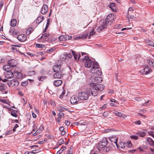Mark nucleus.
I'll return each mask as SVG.
<instances>
[{
  "mask_svg": "<svg viewBox=\"0 0 154 154\" xmlns=\"http://www.w3.org/2000/svg\"><path fill=\"white\" fill-rule=\"evenodd\" d=\"M91 90L90 89L87 90L85 92L82 91L79 93L78 96L79 99L82 100H87L89 97L91 95L93 96H97L96 91L95 90Z\"/></svg>",
  "mask_w": 154,
  "mask_h": 154,
  "instance_id": "1",
  "label": "nucleus"
},
{
  "mask_svg": "<svg viewBox=\"0 0 154 154\" xmlns=\"http://www.w3.org/2000/svg\"><path fill=\"white\" fill-rule=\"evenodd\" d=\"M99 148H104V151L106 152H109L112 149L109 146V143H108V140L106 138H103L98 143L97 148L99 150Z\"/></svg>",
  "mask_w": 154,
  "mask_h": 154,
  "instance_id": "2",
  "label": "nucleus"
},
{
  "mask_svg": "<svg viewBox=\"0 0 154 154\" xmlns=\"http://www.w3.org/2000/svg\"><path fill=\"white\" fill-rule=\"evenodd\" d=\"M90 85L91 87V88H90L91 90L93 89L96 91L97 95L98 94V91H102L104 87L103 85L101 84H99L91 83H90Z\"/></svg>",
  "mask_w": 154,
  "mask_h": 154,
  "instance_id": "3",
  "label": "nucleus"
},
{
  "mask_svg": "<svg viewBox=\"0 0 154 154\" xmlns=\"http://www.w3.org/2000/svg\"><path fill=\"white\" fill-rule=\"evenodd\" d=\"M19 84L18 81L15 79H13L8 82V85L10 86H17Z\"/></svg>",
  "mask_w": 154,
  "mask_h": 154,
  "instance_id": "4",
  "label": "nucleus"
},
{
  "mask_svg": "<svg viewBox=\"0 0 154 154\" xmlns=\"http://www.w3.org/2000/svg\"><path fill=\"white\" fill-rule=\"evenodd\" d=\"M152 70L148 65H146L144 68L141 71L143 74L147 75L152 72Z\"/></svg>",
  "mask_w": 154,
  "mask_h": 154,
  "instance_id": "5",
  "label": "nucleus"
},
{
  "mask_svg": "<svg viewBox=\"0 0 154 154\" xmlns=\"http://www.w3.org/2000/svg\"><path fill=\"white\" fill-rule=\"evenodd\" d=\"M109 139L111 142L110 144L113 145V146L114 144H115L117 147H118L117 144L118 139L116 137L113 136L109 138Z\"/></svg>",
  "mask_w": 154,
  "mask_h": 154,
  "instance_id": "6",
  "label": "nucleus"
},
{
  "mask_svg": "<svg viewBox=\"0 0 154 154\" xmlns=\"http://www.w3.org/2000/svg\"><path fill=\"white\" fill-rule=\"evenodd\" d=\"M72 55L73 56L74 59L76 61H78L81 57V55L80 52H76L73 51H72Z\"/></svg>",
  "mask_w": 154,
  "mask_h": 154,
  "instance_id": "7",
  "label": "nucleus"
},
{
  "mask_svg": "<svg viewBox=\"0 0 154 154\" xmlns=\"http://www.w3.org/2000/svg\"><path fill=\"white\" fill-rule=\"evenodd\" d=\"M79 99L78 96V97L76 95L73 96L70 98V103L72 104H77Z\"/></svg>",
  "mask_w": 154,
  "mask_h": 154,
  "instance_id": "8",
  "label": "nucleus"
},
{
  "mask_svg": "<svg viewBox=\"0 0 154 154\" xmlns=\"http://www.w3.org/2000/svg\"><path fill=\"white\" fill-rule=\"evenodd\" d=\"M112 14H109L108 15L106 18L105 20V22L103 23H105V24H107L108 23L109 24V22H111L112 23V22H113L114 19H113V18H112Z\"/></svg>",
  "mask_w": 154,
  "mask_h": 154,
  "instance_id": "9",
  "label": "nucleus"
},
{
  "mask_svg": "<svg viewBox=\"0 0 154 154\" xmlns=\"http://www.w3.org/2000/svg\"><path fill=\"white\" fill-rule=\"evenodd\" d=\"M17 38L20 42H23L26 40L27 37L25 34H21L18 35L17 36Z\"/></svg>",
  "mask_w": 154,
  "mask_h": 154,
  "instance_id": "10",
  "label": "nucleus"
},
{
  "mask_svg": "<svg viewBox=\"0 0 154 154\" xmlns=\"http://www.w3.org/2000/svg\"><path fill=\"white\" fill-rule=\"evenodd\" d=\"M48 11V7L46 5L44 4L43 5L40 11L41 13L43 15L46 14Z\"/></svg>",
  "mask_w": 154,
  "mask_h": 154,
  "instance_id": "11",
  "label": "nucleus"
},
{
  "mask_svg": "<svg viewBox=\"0 0 154 154\" xmlns=\"http://www.w3.org/2000/svg\"><path fill=\"white\" fill-rule=\"evenodd\" d=\"M93 63V61H92L89 58L86 61H85V67L90 68L91 67V66Z\"/></svg>",
  "mask_w": 154,
  "mask_h": 154,
  "instance_id": "12",
  "label": "nucleus"
},
{
  "mask_svg": "<svg viewBox=\"0 0 154 154\" xmlns=\"http://www.w3.org/2000/svg\"><path fill=\"white\" fill-rule=\"evenodd\" d=\"M92 65V66L90 69V72H93L94 70L98 69L99 67L98 63L97 62H94L93 61Z\"/></svg>",
  "mask_w": 154,
  "mask_h": 154,
  "instance_id": "13",
  "label": "nucleus"
},
{
  "mask_svg": "<svg viewBox=\"0 0 154 154\" xmlns=\"http://www.w3.org/2000/svg\"><path fill=\"white\" fill-rule=\"evenodd\" d=\"M53 75L54 78L61 79L63 77V75L61 74V71H59L58 72H56Z\"/></svg>",
  "mask_w": 154,
  "mask_h": 154,
  "instance_id": "14",
  "label": "nucleus"
},
{
  "mask_svg": "<svg viewBox=\"0 0 154 154\" xmlns=\"http://www.w3.org/2000/svg\"><path fill=\"white\" fill-rule=\"evenodd\" d=\"M14 76L13 73L11 71L7 72L5 73V77L7 79L12 78Z\"/></svg>",
  "mask_w": 154,
  "mask_h": 154,
  "instance_id": "15",
  "label": "nucleus"
},
{
  "mask_svg": "<svg viewBox=\"0 0 154 154\" xmlns=\"http://www.w3.org/2000/svg\"><path fill=\"white\" fill-rule=\"evenodd\" d=\"M106 24L103 23L102 25L97 28V31L98 32H100L104 29L106 28Z\"/></svg>",
  "mask_w": 154,
  "mask_h": 154,
  "instance_id": "16",
  "label": "nucleus"
},
{
  "mask_svg": "<svg viewBox=\"0 0 154 154\" xmlns=\"http://www.w3.org/2000/svg\"><path fill=\"white\" fill-rule=\"evenodd\" d=\"M8 63L11 67H16V62L14 60H9L8 62Z\"/></svg>",
  "mask_w": 154,
  "mask_h": 154,
  "instance_id": "17",
  "label": "nucleus"
},
{
  "mask_svg": "<svg viewBox=\"0 0 154 154\" xmlns=\"http://www.w3.org/2000/svg\"><path fill=\"white\" fill-rule=\"evenodd\" d=\"M82 56V58L80 59L81 61H85L87 60H88L89 59V57L88 55H85V54H87L85 53L81 52Z\"/></svg>",
  "mask_w": 154,
  "mask_h": 154,
  "instance_id": "18",
  "label": "nucleus"
},
{
  "mask_svg": "<svg viewBox=\"0 0 154 154\" xmlns=\"http://www.w3.org/2000/svg\"><path fill=\"white\" fill-rule=\"evenodd\" d=\"M60 65H56L53 66V70L54 72H58L60 71Z\"/></svg>",
  "mask_w": 154,
  "mask_h": 154,
  "instance_id": "19",
  "label": "nucleus"
},
{
  "mask_svg": "<svg viewBox=\"0 0 154 154\" xmlns=\"http://www.w3.org/2000/svg\"><path fill=\"white\" fill-rule=\"evenodd\" d=\"M93 74H94L98 76L101 75L102 74V72L100 69H98L94 70L93 72H91Z\"/></svg>",
  "mask_w": 154,
  "mask_h": 154,
  "instance_id": "20",
  "label": "nucleus"
},
{
  "mask_svg": "<svg viewBox=\"0 0 154 154\" xmlns=\"http://www.w3.org/2000/svg\"><path fill=\"white\" fill-rule=\"evenodd\" d=\"M93 79V81L97 83H100L102 80V78L99 76L94 77Z\"/></svg>",
  "mask_w": 154,
  "mask_h": 154,
  "instance_id": "21",
  "label": "nucleus"
},
{
  "mask_svg": "<svg viewBox=\"0 0 154 154\" xmlns=\"http://www.w3.org/2000/svg\"><path fill=\"white\" fill-rule=\"evenodd\" d=\"M14 75L18 79H20L22 78L23 75L20 72H16L14 73Z\"/></svg>",
  "mask_w": 154,
  "mask_h": 154,
  "instance_id": "22",
  "label": "nucleus"
},
{
  "mask_svg": "<svg viewBox=\"0 0 154 154\" xmlns=\"http://www.w3.org/2000/svg\"><path fill=\"white\" fill-rule=\"evenodd\" d=\"M62 81L61 80H56L54 81V84L56 87H59L62 84Z\"/></svg>",
  "mask_w": 154,
  "mask_h": 154,
  "instance_id": "23",
  "label": "nucleus"
},
{
  "mask_svg": "<svg viewBox=\"0 0 154 154\" xmlns=\"http://www.w3.org/2000/svg\"><path fill=\"white\" fill-rule=\"evenodd\" d=\"M44 20V17L42 16H41L38 17L36 20V22L37 23L39 24L42 22Z\"/></svg>",
  "mask_w": 154,
  "mask_h": 154,
  "instance_id": "24",
  "label": "nucleus"
},
{
  "mask_svg": "<svg viewBox=\"0 0 154 154\" xmlns=\"http://www.w3.org/2000/svg\"><path fill=\"white\" fill-rule=\"evenodd\" d=\"M17 23L16 20L15 19H12L10 22V25L12 27H15Z\"/></svg>",
  "mask_w": 154,
  "mask_h": 154,
  "instance_id": "25",
  "label": "nucleus"
},
{
  "mask_svg": "<svg viewBox=\"0 0 154 154\" xmlns=\"http://www.w3.org/2000/svg\"><path fill=\"white\" fill-rule=\"evenodd\" d=\"M10 111L11 112V114L12 116L15 117H17V111L16 110L11 109L10 110Z\"/></svg>",
  "mask_w": 154,
  "mask_h": 154,
  "instance_id": "26",
  "label": "nucleus"
},
{
  "mask_svg": "<svg viewBox=\"0 0 154 154\" xmlns=\"http://www.w3.org/2000/svg\"><path fill=\"white\" fill-rule=\"evenodd\" d=\"M10 67L9 65H5L3 66V69L6 72L11 70Z\"/></svg>",
  "mask_w": 154,
  "mask_h": 154,
  "instance_id": "27",
  "label": "nucleus"
},
{
  "mask_svg": "<svg viewBox=\"0 0 154 154\" xmlns=\"http://www.w3.org/2000/svg\"><path fill=\"white\" fill-rule=\"evenodd\" d=\"M146 140L150 146L154 145V141L151 138L148 137L146 139Z\"/></svg>",
  "mask_w": 154,
  "mask_h": 154,
  "instance_id": "28",
  "label": "nucleus"
},
{
  "mask_svg": "<svg viewBox=\"0 0 154 154\" xmlns=\"http://www.w3.org/2000/svg\"><path fill=\"white\" fill-rule=\"evenodd\" d=\"M57 109L59 111H60V112H62V111H64L66 110H68V109L64 107H63L61 106H59L58 107Z\"/></svg>",
  "mask_w": 154,
  "mask_h": 154,
  "instance_id": "29",
  "label": "nucleus"
},
{
  "mask_svg": "<svg viewBox=\"0 0 154 154\" xmlns=\"http://www.w3.org/2000/svg\"><path fill=\"white\" fill-rule=\"evenodd\" d=\"M137 134L140 137H143L146 135V133L144 132H139L137 133Z\"/></svg>",
  "mask_w": 154,
  "mask_h": 154,
  "instance_id": "30",
  "label": "nucleus"
},
{
  "mask_svg": "<svg viewBox=\"0 0 154 154\" xmlns=\"http://www.w3.org/2000/svg\"><path fill=\"white\" fill-rule=\"evenodd\" d=\"M0 90L2 92L5 91V88L4 84L1 83H0Z\"/></svg>",
  "mask_w": 154,
  "mask_h": 154,
  "instance_id": "31",
  "label": "nucleus"
},
{
  "mask_svg": "<svg viewBox=\"0 0 154 154\" xmlns=\"http://www.w3.org/2000/svg\"><path fill=\"white\" fill-rule=\"evenodd\" d=\"M46 78L45 76H39L38 77V79L39 81H42L44 79H46Z\"/></svg>",
  "mask_w": 154,
  "mask_h": 154,
  "instance_id": "32",
  "label": "nucleus"
},
{
  "mask_svg": "<svg viewBox=\"0 0 154 154\" xmlns=\"http://www.w3.org/2000/svg\"><path fill=\"white\" fill-rule=\"evenodd\" d=\"M88 33L82 34V35H81L82 39H85L86 38L88 37Z\"/></svg>",
  "mask_w": 154,
  "mask_h": 154,
  "instance_id": "33",
  "label": "nucleus"
},
{
  "mask_svg": "<svg viewBox=\"0 0 154 154\" xmlns=\"http://www.w3.org/2000/svg\"><path fill=\"white\" fill-rule=\"evenodd\" d=\"M130 137L131 139L135 140H137L138 139V136L136 135H131Z\"/></svg>",
  "mask_w": 154,
  "mask_h": 154,
  "instance_id": "34",
  "label": "nucleus"
},
{
  "mask_svg": "<svg viewBox=\"0 0 154 154\" xmlns=\"http://www.w3.org/2000/svg\"><path fill=\"white\" fill-rule=\"evenodd\" d=\"M148 64L150 65V66L153 67L154 66V62L152 61L149 60H148L147 61Z\"/></svg>",
  "mask_w": 154,
  "mask_h": 154,
  "instance_id": "35",
  "label": "nucleus"
},
{
  "mask_svg": "<svg viewBox=\"0 0 154 154\" xmlns=\"http://www.w3.org/2000/svg\"><path fill=\"white\" fill-rule=\"evenodd\" d=\"M65 94V90L63 89L62 91L61 94L60 95V96L59 97L60 99H62L63 98V96Z\"/></svg>",
  "mask_w": 154,
  "mask_h": 154,
  "instance_id": "36",
  "label": "nucleus"
},
{
  "mask_svg": "<svg viewBox=\"0 0 154 154\" xmlns=\"http://www.w3.org/2000/svg\"><path fill=\"white\" fill-rule=\"evenodd\" d=\"M36 47L38 48H44L45 46L44 45L37 44H36Z\"/></svg>",
  "mask_w": 154,
  "mask_h": 154,
  "instance_id": "37",
  "label": "nucleus"
},
{
  "mask_svg": "<svg viewBox=\"0 0 154 154\" xmlns=\"http://www.w3.org/2000/svg\"><path fill=\"white\" fill-rule=\"evenodd\" d=\"M95 34V32H94V29H93L91 30V31L90 32L89 35L88 37V38L90 39V36L93 35Z\"/></svg>",
  "mask_w": 154,
  "mask_h": 154,
  "instance_id": "38",
  "label": "nucleus"
},
{
  "mask_svg": "<svg viewBox=\"0 0 154 154\" xmlns=\"http://www.w3.org/2000/svg\"><path fill=\"white\" fill-rule=\"evenodd\" d=\"M127 146L129 148L131 147L132 146V143H131V141H128L127 142Z\"/></svg>",
  "mask_w": 154,
  "mask_h": 154,
  "instance_id": "39",
  "label": "nucleus"
},
{
  "mask_svg": "<svg viewBox=\"0 0 154 154\" xmlns=\"http://www.w3.org/2000/svg\"><path fill=\"white\" fill-rule=\"evenodd\" d=\"M147 43H149V45L151 46H154V45L153 44V42L152 41H151L150 40H148L147 41Z\"/></svg>",
  "mask_w": 154,
  "mask_h": 154,
  "instance_id": "40",
  "label": "nucleus"
},
{
  "mask_svg": "<svg viewBox=\"0 0 154 154\" xmlns=\"http://www.w3.org/2000/svg\"><path fill=\"white\" fill-rule=\"evenodd\" d=\"M122 144H121V143H120V145H119V144L118 145V148H121L122 149H124V148H125V144L124 143H122Z\"/></svg>",
  "mask_w": 154,
  "mask_h": 154,
  "instance_id": "41",
  "label": "nucleus"
},
{
  "mask_svg": "<svg viewBox=\"0 0 154 154\" xmlns=\"http://www.w3.org/2000/svg\"><path fill=\"white\" fill-rule=\"evenodd\" d=\"M49 35V34L47 33H45L42 34V36H43V38L44 39H46L47 38L48 36Z\"/></svg>",
  "mask_w": 154,
  "mask_h": 154,
  "instance_id": "42",
  "label": "nucleus"
},
{
  "mask_svg": "<svg viewBox=\"0 0 154 154\" xmlns=\"http://www.w3.org/2000/svg\"><path fill=\"white\" fill-rule=\"evenodd\" d=\"M63 139H61L59 141H58L57 144L58 145H60L61 144H63Z\"/></svg>",
  "mask_w": 154,
  "mask_h": 154,
  "instance_id": "43",
  "label": "nucleus"
},
{
  "mask_svg": "<svg viewBox=\"0 0 154 154\" xmlns=\"http://www.w3.org/2000/svg\"><path fill=\"white\" fill-rule=\"evenodd\" d=\"M115 115L119 117H121L122 116V114L121 112H117L115 113Z\"/></svg>",
  "mask_w": 154,
  "mask_h": 154,
  "instance_id": "44",
  "label": "nucleus"
},
{
  "mask_svg": "<svg viewBox=\"0 0 154 154\" xmlns=\"http://www.w3.org/2000/svg\"><path fill=\"white\" fill-rule=\"evenodd\" d=\"M64 113H63L62 112H60L58 113V117L60 118V119L61 118V117L62 116H63L64 115Z\"/></svg>",
  "mask_w": 154,
  "mask_h": 154,
  "instance_id": "45",
  "label": "nucleus"
},
{
  "mask_svg": "<svg viewBox=\"0 0 154 154\" xmlns=\"http://www.w3.org/2000/svg\"><path fill=\"white\" fill-rule=\"evenodd\" d=\"M107 108L106 107V104H105L104 105H103V106H102V107L100 108V111L102 110L105 109H106Z\"/></svg>",
  "mask_w": 154,
  "mask_h": 154,
  "instance_id": "46",
  "label": "nucleus"
},
{
  "mask_svg": "<svg viewBox=\"0 0 154 154\" xmlns=\"http://www.w3.org/2000/svg\"><path fill=\"white\" fill-rule=\"evenodd\" d=\"M59 39L60 41L65 40V38L64 37L63 35H61L59 37Z\"/></svg>",
  "mask_w": 154,
  "mask_h": 154,
  "instance_id": "47",
  "label": "nucleus"
},
{
  "mask_svg": "<svg viewBox=\"0 0 154 154\" xmlns=\"http://www.w3.org/2000/svg\"><path fill=\"white\" fill-rule=\"evenodd\" d=\"M148 134L152 136L153 138H154V132L153 131H151L150 132H148Z\"/></svg>",
  "mask_w": 154,
  "mask_h": 154,
  "instance_id": "48",
  "label": "nucleus"
},
{
  "mask_svg": "<svg viewBox=\"0 0 154 154\" xmlns=\"http://www.w3.org/2000/svg\"><path fill=\"white\" fill-rule=\"evenodd\" d=\"M19 126V125L18 124H15L12 129L13 131L14 132L16 130V129Z\"/></svg>",
  "mask_w": 154,
  "mask_h": 154,
  "instance_id": "49",
  "label": "nucleus"
},
{
  "mask_svg": "<svg viewBox=\"0 0 154 154\" xmlns=\"http://www.w3.org/2000/svg\"><path fill=\"white\" fill-rule=\"evenodd\" d=\"M28 84V82L27 81H25L24 82H22L21 83V85L23 86H26Z\"/></svg>",
  "mask_w": 154,
  "mask_h": 154,
  "instance_id": "50",
  "label": "nucleus"
},
{
  "mask_svg": "<svg viewBox=\"0 0 154 154\" xmlns=\"http://www.w3.org/2000/svg\"><path fill=\"white\" fill-rule=\"evenodd\" d=\"M55 49V48H52L50 49H48L46 51L47 52H51L54 50Z\"/></svg>",
  "mask_w": 154,
  "mask_h": 154,
  "instance_id": "51",
  "label": "nucleus"
},
{
  "mask_svg": "<svg viewBox=\"0 0 154 154\" xmlns=\"http://www.w3.org/2000/svg\"><path fill=\"white\" fill-rule=\"evenodd\" d=\"M50 103L52 106H55L56 105L55 102L54 101L51 100L50 101Z\"/></svg>",
  "mask_w": 154,
  "mask_h": 154,
  "instance_id": "52",
  "label": "nucleus"
},
{
  "mask_svg": "<svg viewBox=\"0 0 154 154\" xmlns=\"http://www.w3.org/2000/svg\"><path fill=\"white\" fill-rule=\"evenodd\" d=\"M115 4L113 3H111L110 4L109 6V8L112 9H113V7H115Z\"/></svg>",
  "mask_w": 154,
  "mask_h": 154,
  "instance_id": "53",
  "label": "nucleus"
},
{
  "mask_svg": "<svg viewBox=\"0 0 154 154\" xmlns=\"http://www.w3.org/2000/svg\"><path fill=\"white\" fill-rule=\"evenodd\" d=\"M72 149L71 148H70L67 152L66 154H72Z\"/></svg>",
  "mask_w": 154,
  "mask_h": 154,
  "instance_id": "54",
  "label": "nucleus"
},
{
  "mask_svg": "<svg viewBox=\"0 0 154 154\" xmlns=\"http://www.w3.org/2000/svg\"><path fill=\"white\" fill-rule=\"evenodd\" d=\"M103 115L105 117H106L108 115V112H105L103 113Z\"/></svg>",
  "mask_w": 154,
  "mask_h": 154,
  "instance_id": "55",
  "label": "nucleus"
},
{
  "mask_svg": "<svg viewBox=\"0 0 154 154\" xmlns=\"http://www.w3.org/2000/svg\"><path fill=\"white\" fill-rule=\"evenodd\" d=\"M65 124L67 126H68L69 125L70 123V122L68 121H65Z\"/></svg>",
  "mask_w": 154,
  "mask_h": 154,
  "instance_id": "56",
  "label": "nucleus"
},
{
  "mask_svg": "<svg viewBox=\"0 0 154 154\" xmlns=\"http://www.w3.org/2000/svg\"><path fill=\"white\" fill-rule=\"evenodd\" d=\"M59 131L61 132L64 131V128L63 126L60 127L59 128Z\"/></svg>",
  "mask_w": 154,
  "mask_h": 154,
  "instance_id": "57",
  "label": "nucleus"
},
{
  "mask_svg": "<svg viewBox=\"0 0 154 154\" xmlns=\"http://www.w3.org/2000/svg\"><path fill=\"white\" fill-rule=\"evenodd\" d=\"M0 101L4 103H7L6 100H3L2 99H0Z\"/></svg>",
  "mask_w": 154,
  "mask_h": 154,
  "instance_id": "58",
  "label": "nucleus"
},
{
  "mask_svg": "<svg viewBox=\"0 0 154 154\" xmlns=\"http://www.w3.org/2000/svg\"><path fill=\"white\" fill-rule=\"evenodd\" d=\"M135 17L134 16H131V15H129V14H128V15L127 16V18L129 19L130 18L134 19L133 18Z\"/></svg>",
  "mask_w": 154,
  "mask_h": 154,
  "instance_id": "59",
  "label": "nucleus"
},
{
  "mask_svg": "<svg viewBox=\"0 0 154 154\" xmlns=\"http://www.w3.org/2000/svg\"><path fill=\"white\" fill-rule=\"evenodd\" d=\"M137 150L136 149H133L132 150H130L128 151L129 152L131 153H133L135 152Z\"/></svg>",
  "mask_w": 154,
  "mask_h": 154,
  "instance_id": "60",
  "label": "nucleus"
},
{
  "mask_svg": "<svg viewBox=\"0 0 154 154\" xmlns=\"http://www.w3.org/2000/svg\"><path fill=\"white\" fill-rule=\"evenodd\" d=\"M134 123L136 124L140 125L141 124V121L140 120L135 122Z\"/></svg>",
  "mask_w": 154,
  "mask_h": 154,
  "instance_id": "61",
  "label": "nucleus"
},
{
  "mask_svg": "<svg viewBox=\"0 0 154 154\" xmlns=\"http://www.w3.org/2000/svg\"><path fill=\"white\" fill-rule=\"evenodd\" d=\"M113 129H107L105 130V131L106 132H111L112 131H113Z\"/></svg>",
  "mask_w": 154,
  "mask_h": 154,
  "instance_id": "62",
  "label": "nucleus"
},
{
  "mask_svg": "<svg viewBox=\"0 0 154 154\" xmlns=\"http://www.w3.org/2000/svg\"><path fill=\"white\" fill-rule=\"evenodd\" d=\"M11 133H12V131H9L6 133L5 135H10L11 134Z\"/></svg>",
  "mask_w": 154,
  "mask_h": 154,
  "instance_id": "63",
  "label": "nucleus"
},
{
  "mask_svg": "<svg viewBox=\"0 0 154 154\" xmlns=\"http://www.w3.org/2000/svg\"><path fill=\"white\" fill-rule=\"evenodd\" d=\"M72 54H71L69 53L67 54V56L68 57L71 58L72 57Z\"/></svg>",
  "mask_w": 154,
  "mask_h": 154,
  "instance_id": "64",
  "label": "nucleus"
}]
</instances>
